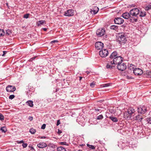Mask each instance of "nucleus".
<instances>
[{"mask_svg": "<svg viewBox=\"0 0 151 151\" xmlns=\"http://www.w3.org/2000/svg\"><path fill=\"white\" fill-rule=\"evenodd\" d=\"M16 88L15 86L8 85L6 88V90L7 92H13L16 90Z\"/></svg>", "mask_w": 151, "mask_h": 151, "instance_id": "nucleus-9", "label": "nucleus"}, {"mask_svg": "<svg viewBox=\"0 0 151 151\" xmlns=\"http://www.w3.org/2000/svg\"><path fill=\"white\" fill-rule=\"evenodd\" d=\"M35 57H33V58H32L30 59V61H32L33 60H34V59H35Z\"/></svg>", "mask_w": 151, "mask_h": 151, "instance_id": "nucleus-49", "label": "nucleus"}, {"mask_svg": "<svg viewBox=\"0 0 151 151\" xmlns=\"http://www.w3.org/2000/svg\"><path fill=\"white\" fill-rule=\"evenodd\" d=\"M45 127L46 124H44L42 125L41 128L42 129H44L45 128Z\"/></svg>", "mask_w": 151, "mask_h": 151, "instance_id": "nucleus-43", "label": "nucleus"}, {"mask_svg": "<svg viewBox=\"0 0 151 151\" xmlns=\"http://www.w3.org/2000/svg\"><path fill=\"white\" fill-rule=\"evenodd\" d=\"M105 32L104 29H98L96 32V34L99 37H101L104 35Z\"/></svg>", "mask_w": 151, "mask_h": 151, "instance_id": "nucleus-10", "label": "nucleus"}, {"mask_svg": "<svg viewBox=\"0 0 151 151\" xmlns=\"http://www.w3.org/2000/svg\"><path fill=\"white\" fill-rule=\"evenodd\" d=\"M58 151H66L65 149L63 147H59L57 148Z\"/></svg>", "mask_w": 151, "mask_h": 151, "instance_id": "nucleus-23", "label": "nucleus"}, {"mask_svg": "<svg viewBox=\"0 0 151 151\" xmlns=\"http://www.w3.org/2000/svg\"><path fill=\"white\" fill-rule=\"evenodd\" d=\"M110 84L109 83L104 84L102 85L101 86L103 87H107L109 86Z\"/></svg>", "mask_w": 151, "mask_h": 151, "instance_id": "nucleus-34", "label": "nucleus"}, {"mask_svg": "<svg viewBox=\"0 0 151 151\" xmlns=\"http://www.w3.org/2000/svg\"><path fill=\"white\" fill-rule=\"evenodd\" d=\"M60 144L62 145H66L68 146L69 145L66 142H60Z\"/></svg>", "mask_w": 151, "mask_h": 151, "instance_id": "nucleus-35", "label": "nucleus"}, {"mask_svg": "<svg viewBox=\"0 0 151 151\" xmlns=\"http://www.w3.org/2000/svg\"><path fill=\"white\" fill-rule=\"evenodd\" d=\"M15 96L14 95H11L9 97V99H12L14 98Z\"/></svg>", "mask_w": 151, "mask_h": 151, "instance_id": "nucleus-41", "label": "nucleus"}, {"mask_svg": "<svg viewBox=\"0 0 151 151\" xmlns=\"http://www.w3.org/2000/svg\"><path fill=\"white\" fill-rule=\"evenodd\" d=\"M146 74L147 77L151 78V70H147Z\"/></svg>", "mask_w": 151, "mask_h": 151, "instance_id": "nucleus-25", "label": "nucleus"}, {"mask_svg": "<svg viewBox=\"0 0 151 151\" xmlns=\"http://www.w3.org/2000/svg\"><path fill=\"white\" fill-rule=\"evenodd\" d=\"M23 142H24V141L23 140H21V141H20L19 142V143H23Z\"/></svg>", "mask_w": 151, "mask_h": 151, "instance_id": "nucleus-52", "label": "nucleus"}, {"mask_svg": "<svg viewBox=\"0 0 151 151\" xmlns=\"http://www.w3.org/2000/svg\"><path fill=\"white\" fill-rule=\"evenodd\" d=\"M112 63V60L108 62L106 66V68L110 70L113 69L115 67V65L113 64Z\"/></svg>", "mask_w": 151, "mask_h": 151, "instance_id": "nucleus-15", "label": "nucleus"}, {"mask_svg": "<svg viewBox=\"0 0 151 151\" xmlns=\"http://www.w3.org/2000/svg\"><path fill=\"white\" fill-rule=\"evenodd\" d=\"M147 121L149 123L151 124V117H148L147 118Z\"/></svg>", "mask_w": 151, "mask_h": 151, "instance_id": "nucleus-37", "label": "nucleus"}, {"mask_svg": "<svg viewBox=\"0 0 151 151\" xmlns=\"http://www.w3.org/2000/svg\"><path fill=\"white\" fill-rule=\"evenodd\" d=\"M58 41L57 40H53L50 42V43L52 44L53 43H55L56 42H58Z\"/></svg>", "mask_w": 151, "mask_h": 151, "instance_id": "nucleus-45", "label": "nucleus"}, {"mask_svg": "<svg viewBox=\"0 0 151 151\" xmlns=\"http://www.w3.org/2000/svg\"><path fill=\"white\" fill-rule=\"evenodd\" d=\"M103 116L102 115H100L97 117V119L98 120H101L103 119Z\"/></svg>", "mask_w": 151, "mask_h": 151, "instance_id": "nucleus-33", "label": "nucleus"}, {"mask_svg": "<svg viewBox=\"0 0 151 151\" xmlns=\"http://www.w3.org/2000/svg\"><path fill=\"white\" fill-rule=\"evenodd\" d=\"M27 94L28 96L29 95L31 96V94H32V91H31L30 90H28L27 91Z\"/></svg>", "mask_w": 151, "mask_h": 151, "instance_id": "nucleus-39", "label": "nucleus"}, {"mask_svg": "<svg viewBox=\"0 0 151 151\" xmlns=\"http://www.w3.org/2000/svg\"><path fill=\"white\" fill-rule=\"evenodd\" d=\"M99 11V8L96 6H95L93 9H91V12L92 14H96Z\"/></svg>", "mask_w": 151, "mask_h": 151, "instance_id": "nucleus-19", "label": "nucleus"}, {"mask_svg": "<svg viewBox=\"0 0 151 151\" xmlns=\"http://www.w3.org/2000/svg\"><path fill=\"white\" fill-rule=\"evenodd\" d=\"M73 10L72 9H69L65 12L64 15L66 16L70 17L73 15Z\"/></svg>", "mask_w": 151, "mask_h": 151, "instance_id": "nucleus-13", "label": "nucleus"}, {"mask_svg": "<svg viewBox=\"0 0 151 151\" xmlns=\"http://www.w3.org/2000/svg\"><path fill=\"white\" fill-rule=\"evenodd\" d=\"M117 39L120 44L122 43H125L127 41L126 38V35L123 33L119 34L117 36Z\"/></svg>", "mask_w": 151, "mask_h": 151, "instance_id": "nucleus-3", "label": "nucleus"}, {"mask_svg": "<svg viewBox=\"0 0 151 151\" xmlns=\"http://www.w3.org/2000/svg\"><path fill=\"white\" fill-rule=\"evenodd\" d=\"M112 61L113 62V64L114 65H118L119 64H120L123 61V58L121 56H116V58H114Z\"/></svg>", "mask_w": 151, "mask_h": 151, "instance_id": "nucleus-4", "label": "nucleus"}, {"mask_svg": "<svg viewBox=\"0 0 151 151\" xmlns=\"http://www.w3.org/2000/svg\"><path fill=\"white\" fill-rule=\"evenodd\" d=\"M4 119V116L1 113H0V120L1 121H3Z\"/></svg>", "mask_w": 151, "mask_h": 151, "instance_id": "nucleus-36", "label": "nucleus"}, {"mask_svg": "<svg viewBox=\"0 0 151 151\" xmlns=\"http://www.w3.org/2000/svg\"><path fill=\"white\" fill-rule=\"evenodd\" d=\"M7 52L6 51H3V54L2 55V56H4V55L6 54V53H7Z\"/></svg>", "mask_w": 151, "mask_h": 151, "instance_id": "nucleus-46", "label": "nucleus"}, {"mask_svg": "<svg viewBox=\"0 0 151 151\" xmlns=\"http://www.w3.org/2000/svg\"><path fill=\"white\" fill-rule=\"evenodd\" d=\"M29 132L32 134H34L36 130L33 128H31L29 130Z\"/></svg>", "mask_w": 151, "mask_h": 151, "instance_id": "nucleus-31", "label": "nucleus"}, {"mask_svg": "<svg viewBox=\"0 0 151 151\" xmlns=\"http://www.w3.org/2000/svg\"><path fill=\"white\" fill-rule=\"evenodd\" d=\"M87 146L89 148H91L92 150H95V147L94 146L91 145H90L89 144H87Z\"/></svg>", "mask_w": 151, "mask_h": 151, "instance_id": "nucleus-28", "label": "nucleus"}, {"mask_svg": "<svg viewBox=\"0 0 151 151\" xmlns=\"http://www.w3.org/2000/svg\"><path fill=\"white\" fill-rule=\"evenodd\" d=\"M117 68L119 70L123 71L126 68L127 66L125 63L122 62L117 65Z\"/></svg>", "mask_w": 151, "mask_h": 151, "instance_id": "nucleus-8", "label": "nucleus"}, {"mask_svg": "<svg viewBox=\"0 0 151 151\" xmlns=\"http://www.w3.org/2000/svg\"><path fill=\"white\" fill-rule=\"evenodd\" d=\"M129 12L131 16V17H130V22L132 23L137 22L138 18V16L140 12L139 9L138 8H134L131 9Z\"/></svg>", "mask_w": 151, "mask_h": 151, "instance_id": "nucleus-1", "label": "nucleus"}, {"mask_svg": "<svg viewBox=\"0 0 151 151\" xmlns=\"http://www.w3.org/2000/svg\"><path fill=\"white\" fill-rule=\"evenodd\" d=\"M137 110L138 114L143 115L147 111V108L145 106H141L138 107Z\"/></svg>", "mask_w": 151, "mask_h": 151, "instance_id": "nucleus-6", "label": "nucleus"}, {"mask_svg": "<svg viewBox=\"0 0 151 151\" xmlns=\"http://www.w3.org/2000/svg\"><path fill=\"white\" fill-rule=\"evenodd\" d=\"M29 14H26L24 15L23 17L25 19H27L29 17Z\"/></svg>", "mask_w": 151, "mask_h": 151, "instance_id": "nucleus-38", "label": "nucleus"}, {"mask_svg": "<svg viewBox=\"0 0 151 151\" xmlns=\"http://www.w3.org/2000/svg\"><path fill=\"white\" fill-rule=\"evenodd\" d=\"M82 77H79V80L81 81V80L82 79Z\"/></svg>", "mask_w": 151, "mask_h": 151, "instance_id": "nucleus-54", "label": "nucleus"}, {"mask_svg": "<svg viewBox=\"0 0 151 151\" xmlns=\"http://www.w3.org/2000/svg\"><path fill=\"white\" fill-rule=\"evenodd\" d=\"M104 44L101 42H96L95 44L96 48L97 50L102 49L104 47Z\"/></svg>", "mask_w": 151, "mask_h": 151, "instance_id": "nucleus-11", "label": "nucleus"}, {"mask_svg": "<svg viewBox=\"0 0 151 151\" xmlns=\"http://www.w3.org/2000/svg\"><path fill=\"white\" fill-rule=\"evenodd\" d=\"M62 132L61 130H59V129L58 130V134H61Z\"/></svg>", "mask_w": 151, "mask_h": 151, "instance_id": "nucleus-48", "label": "nucleus"}, {"mask_svg": "<svg viewBox=\"0 0 151 151\" xmlns=\"http://www.w3.org/2000/svg\"><path fill=\"white\" fill-rule=\"evenodd\" d=\"M110 28L111 29L116 30L118 29V27L114 25H112L110 26Z\"/></svg>", "mask_w": 151, "mask_h": 151, "instance_id": "nucleus-26", "label": "nucleus"}, {"mask_svg": "<svg viewBox=\"0 0 151 151\" xmlns=\"http://www.w3.org/2000/svg\"><path fill=\"white\" fill-rule=\"evenodd\" d=\"M109 54L108 51L107 49H103L99 51L100 55L102 58H105Z\"/></svg>", "mask_w": 151, "mask_h": 151, "instance_id": "nucleus-7", "label": "nucleus"}, {"mask_svg": "<svg viewBox=\"0 0 151 151\" xmlns=\"http://www.w3.org/2000/svg\"><path fill=\"white\" fill-rule=\"evenodd\" d=\"M41 139H45L46 137L45 136L41 137H40Z\"/></svg>", "mask_w": 151, "mask_h": 151, "instance_id": "nucleus-50", "label": "nucleus"}, {"mask_svg": "<svg viewBox=\"0 0 151 151\" xmlns=\"http://www.w3.org/2000/svg\"><path fill=\"white\" fill-rule=\"evenodd\" d=\"M145 117V116L141 114H138L134 117V120H137L140 122Z\"/></svg>", "mask_w": 151, "mask_h": 151, "instance_id": "nucleus-14", "label": "nucleus"}, {"mask_svg": "<svg viewBox=\"0 0 151 151\" xmlns=\"http://www.w3.org/2000/svg\"><path fill=\"white\" fill-rule=\"evenodd\" d=\"M150 9H151V5H147L145 8V10L146 11H148Z\"/></svg>", "mask_w": 151, "mask_h": 151, "instance_id": "nucleus-32", "label": "nucleus"}, {"mask_svg": "<svg viewBox=\"0 0 151 151\" xmlns=\"http://www.w3.org/2000/svg\"><path fill=\"white\" fill-rule=\"evenodd\" d=\"M42 29L44 31H46L47 30V29L46 28H42Z\"/></svg>", "mask_w": 151, "mask_h": 151, "instance_id": "nucleus-51", "label": "nucleus"}, {"mask_svg": "<svg viewBox=\"0 0 151 151\" xmlns=\"http://www.w3.org/2000/svg\"><path fill=\"white\" fill-rule=\"evenodd\" d=\"M116 56H118L117 52L116 51L113 52L110 56V60H112L114 58H116Z\"/></svg>", "mask_w": 151, "mask_h": 151, "instance_id": "nucleus-18", "label": "nucleus"}, {"mask_svg": "<svg viewBox=\"0 0 151 151\" xmlns=\"http://www.w3.org/2000/svg\"><path fill=\"white\" fill-rule=\"evenodd\" d=\"M60 120H58L57 121V124H56L57 126L59 125L60 124Z\"/></svg>", "mask_w": 151, "mask_h": 151, "instance_id": "nucleus-44", "label": "nucleus"}, {"mask_svg": "<svg viewBox=\"0 0 151 151\" xmlns=\"http://www.w3.org/2000/svg\"><path fill=\"white\" fill-rule=\"evenodd\" d=\"M45 20H40L37 22V26H40L41 25H43L44 24H45Z\"/></svg>", "mask_w": 151, "mask_h": 151, "instance_id": "nucleus-20", "label": "nucleus"}, {"mask_svg": "<svg viewBox=\"0 0 151 151\" xmlns=\"http://www.w3.org/2000/svg\"><path fill=\"white\" fill-rule=\"evenodd\" d=\"M133 66V65L130 64L129 67V68L130 70H133V73L135 75L139 76L142 75L143 74V71L142 70L139 68H136L135 69H134Z\"/></svg>", "mask_w": 151, "mask_h": 151, "instance_id": "nucleus-2", "label": "nucleus"}, {"mask_svg": "<svg viewBox=\"0 0 151 151\" xmlns=\"http://www.w3.org/2000/svg\"><path fill=\"white\" fill-rule=\"evenodd\" d=\"M34 150V148L32 147H31V150Z\"/></svg>", "mask_w": 151, "mask_h": 151, "instance_id": "nucleus-55", "label": "nucleus"}, {"mask_svg": "<svg viewBox=\"0 0 151 151\" xmlns=\"http://www.w3.org/2000/svg\"><path fill=\"white\" fill-rule=\"evenodd\" d=\"M95 83L93 82L90 84V86L92 87V88H93L95 86Z\"/></svg>", "mask_w": 151, "mask_h": 151, "instance_id": "nucleus-40", "label": "nucleus"}, {"mask_svg": "<svg viewBox=\"0 0 151 151\" xmlns=\"http://www.w3.org/2000/svg\"><path fill=\"white\" fill-rule=\"evenodd\" d=\"M5 35V32L3 29H0V37L3 36Z\"/></svg>", "mask_w": 151, "mask_h": 151, "instance_id": "nucleus-30", "label": "nucleus"}, {"mask_svg": "<svg viewBox=\"0 0 151 151\" xmlns=\"http://www.w3.org/2000/svg\"><path fill=\"white\" fill-rule=\"evenodd\" d=\"M28 119L29 120L31 121L32 120L33 118V117L32 116H29Z\"/></svg>", "mask_w": 151, "mask_h": 151, "instance_id": "nucleus-47", "label": "nucleus"}, {"mask_svg": "<svg viewBox=\"0 0 151 151\" xmlns=\"http://www.w3.org/2000/svg\"><path fill=\"white\" fill-rule=\"evenodd\" d=\"M12 33L11 30L8 29L6 31V35L9 36Z\"/></svg>", "mask_w": 151, "mask_h": 151, "instance_id": "nucleus-29", "label": "nucleus"}, {"mask_svg": "<svg viewBox=\"0 0 151 151\" xmlns=\"http://www.w3.org/2000/svg\"><path fill=\"white\" fill-rule=\"evenodd\" d=\"M122 16L123 18L126 19L129 18L130 21V17H131V16L130 14V12L129 13L125 12L124 13L122 14Z\"/></svg>", "mask_w": 151, "mask_h": 151, "instance_id": "nucleus-16", "label": "nucleus"}, {"mask_svg": "<svg viewBox=\"0 0 151 151\" xmlns=\"http://www.w3.org/2000/svg\"><path fill=\"white\" fill-rule=\"evenodd\" d=\"M27 145V144L26 143H23L22 146L24 148H26Z\"/></svg>", "mask_w": 151, "mask_h": 151, "instance_id": "nucleus-42", "label": "nucleus"}, {"mask_svg": "<svg viewBox=\"0 0 151 151\" xmlns=\"http://www.w3.org/2000/svg\"><path fill=\"white\" fill-rule=\"evenodd\" d=\"M6 5H8V4L7 3L6 4Z\"/></svg>", "mask_w": 151, "mask_h": 151, "instance_id": "nucleus-57", "label": "nucleus"}, {"mask_svg": "<svg viewBox=\"0 0 151 151\" xmlns=\"http://www.w3.org/2000/svg\"><path fill=\"white\" fill-rule=\"evenodd\" d=\"M127 111L128 113V116H127L128 114L127 113H126V114H124V117L127 118V119H131L132 117L131 115L135 112L134 109L133 108H130Z\"/></svg>", "mask_w": 151, "mask_h": 151, "instance_id": "nucleus-5", "label": "nucleus"}, {"mask_svg": "<svg viewBox=\"0 0 151 151\" xmlns=\"http://www.w3.org/2000/svg\"><path fill=\"white\" fill-rule=\"evenodd\" d=\"M37 146L39 148H43L47 147L46 144L44 142H40L37 144Z\"/></svg>", "mask_w": 151, "mask_h": 151, "instance_id": "nucleus-17", "label": "nucleus"}, {"mask_svg": "<svg viewBox=\"0 0 151 151\" xmlns=\"http://www.w3.org/2000/svg\"><path fill=\"white\" fill-rule=\"evenodd\" d=\"M146 12H143L140 11V13L139 14V16L141 17H145L146 15Z\"/></svg>", "mask_w": 151, "mask_h": 151, "instance_id": "nucleus-24", "label": "nucleus"}, {"mask_svg": "<svg viewBox=\"0 0 151 151\" xmlns=\"http://www.w3.org/2000/svg\"><path fill=\"white\" fill-rule=\"evenodd\" d=\"M26 104L31 107H33V102L32 101H28L26 102Z\"/></svg>", "mask_w": 151, "mask_h": 151, "instance_id": "nucleus-22", "label": "nucleus"}, {"mask_svg": "<svg viewBox=\"0 0 151 151\" xmlns=\"http://www.w3.org/2000/svg\"><path fill=\"white\" fill-rule=\"evenodd\" d=\"M96 111H99V109H96L95 110Z\"/></svg>", "mask_w": 151, "mask_h": 151, "instance_id": "nucleus-53", "label": "nucleus"}, {"mask_svg": "<svg viewBox=\"0 0 151 151\" xmlns=\"http://www.w3.org/2000/svg\"><path fill=\"white\" fill-rule=\"evenodd\" d=\"M78 151H81V150H78Z\"/></svg>", "mask_w": 151, "mask_h": 151, "instance_id": "nucleus-56", "label": "nucleus"}, {"mask_svg": "<svg viewBox=\"0 0 151 151\" xmlns=\"http://www.w3.org/2000/svg\"><path fill=\"white\" fill-rule=\"evenodd\" d=\"M124 19L121 18L117 17L114 20V22L115 24H121L124 22Z\"/></svg>", "mask_w": 151, "mask_h": 151, "instance_id": "nucleus-12", "label": "nucleus"}, {"mask_svg": "<svg viewBox=\"0 0 151 151\" xmlns=\"http://www.w3.org/2000/svg\"><path fill=\"white\" fill-rule=\"evenodd\" d=\"M109 119L114 122H116L118 121V119L117 118L114 117L113 116H111L109 117Z\"/></svg>", "mask_w": 151, "mask_h": 151, "instance_id": "nucleus-21", "label": "nucleus"}, {"mask_svg": "<svg viewBox=\"0 0 151 151\" xmlns=\"http://www.w3.org/2000/svg\"><path fill=\"white\" fill-rule=\"evenodd\" d=\"M0 130L4 133H5L7 131L6 129L4 127H1L0 128Z\"/></svg>", "mask_w": 151, "mask_h": 151, "instance_id": "nucleus-27", "label": "nucleus"}]
</instances>
